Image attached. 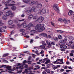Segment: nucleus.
<instances>
[{"label": "nucleus", "instance_id": "f257e3e1", "mask_svg": "<svg viewBox=\"0 0 74 74\" xmlns=\"http://www.w3.org/2000/svg\"><path fill=\"white\" fill-rule=\"evenodd\" d=\"M44 26V24L41 25L40 24H38L35 27V29L36 30H37L38 32H42V31L45 30Z\"/></svg>", "mask_w": 74, "mask_h": 74}, {"label": "nucleus", "instance_id": "dca6fc26", "mask_svg": "<svg viewBox=\"0 0 74 74\" xmlns=\"http://www.w3.org/2000/svg\"><path fill=\"white\" fill-rule=\"evenodd\" d=\"M44 62H45V63L47 64V58H45L42 60V63H44Z\"/></svg>", "mask_w": 74, "mask_h": 74}, {"label": "nucleus", "instance_id": "49530a36", "mask_svg": "<svg viewBox=\"0 0 74 74\" xmlns=\"http://www.w3.org/2000/svg\"><path fill=\"white\" fill-rule=\"evenodd\" d=\"M38 14H41V10H39L38 12Z\"/></svg>", "mask_w": 74, "mask_h": 74}, {"label": "nucleus", "instance_id": "4468645a", "mask_svg": "<svg viewBox=\"0 0 74 74\" xmlns=\"http://www.w3.org/2000/svg\"><path fill=\"white\" fill-rule=\"evenodd\" d=\"M67 41V39L65 38L64 39H63L61 41H60V43H62V42H64L65 43V42H66Z\"/></svg>", "mask_w": 74, "mask_h": 74}, {"label": "nucleus", "instance_id": "8fccbe9b", "mask_svg": "<svg viewBox=\"0 0 74 74\" xmlns=\"http://www.w3.org/2000/svg\"><path fill=\"white\" fill-rule=\"evenodd\" d=\"M32 61H28L27 62V63H28V64H31V63H32Z\"/></svg>", "mask_w": 74, "mask_h": 74}, {"label": "nucleus", "instance_id": "20e7f679", "mask_svg": "<svg viewBox=\"0 0 74 74\" xmlns=\"http://www.w3.org/2000/svg\"><path fill=\"white\" fill-rule=\"evenodd\" d=\"M7 16H11V17H13L14 16V14L12 13V12L10 11H8L6 13Z\"/></svg>", "mask_w": 74, "mask_h": 74}, {"label": "nucleus", "instance_id": "a878e982", "mask_svg": "<svg viewBox=\"0 0 74 74\" xmlns=\"http://www.w3.org/2000/svg\"><path fill=\"white\" fill-rule=\"evenodd\" d=\"M35 10H36V7L34 6H33L31 9V11H32V12H33V11H34Z\"/></svg>", "mask_w": 74, "mask_h": 74}, {"label": "nucleus", "instance_id": "2f4dec72", "mask_svg": "<svg viewBox=\"0 0 74 74\" xmlns=\"http://www.w3.org/2000/svg\"><path fill=\"white\" fill-rule=\"evenodd\" d=\"M22 1H23V2L25 3H28V2H29V1L28 0H22Z\"/></svg>", "mask_w": 74, "mask_h": 74}, {"label": "nucleus", "instance_id": "aec40b11", "mask_svg": "<svg viewBox=\"0 0 74 74\" xmlns=\"http://www.w3.org/2000/svg\"><path fill=\"white\" fill-rule=\"evenodd\" d=\"M41 12L42 14H45L46 13V10L45 9H42L41 10Z\"/></svg>", "mask_w": 74, "mask_h": 74}, {"label": "nucleus", "instance_id": "9b49d317", "mask_svg": "<svg viewBox=\"0 0 74 74\" xmlns=\"http://www.w3.org/2000/svg\"><path fill=\"white\" fill-rule=\"evenodd\" d=\"M3 12H0V16L1 15L3 14ZM3 23L1 22V20H0V26H3Z\"/></svg>", "mask_w": 74, "mask_h": 74}, {"label": "nucleus", "instance_id": "f8f14e48", "mask_svg": "<svg viewBox=\"0 0 74 74\" xmlns=\"http://www.w3.org/2000/svg\"><path fill=\"white\" fill-rule=\"evenodd\" d=\"M38 4V2L34 1L33 2L29 3V5H33V4Z\"/></svg>", "mask_w": 74, "mask_h": 74}, {"label": "nucleus", "instance_id": "603ef678", "mask_svg": "<svg viewBox=\"0 0 74 74\" xmlns=\"http://www.w3.org/2000/svg\"><path fill=\"white\" fill-rule=\"evenodd\" d=\"M32 56H33V57H34V58H35V56H36V55H34L33 54H32Z\"/></svg>", "mask_w": 74, "mask_h": 74}, {"label": "nucleus", "instance_id": "f704fd0d", "mask_svg": "<svg viewBox=\"0 0 74 74\" xmlns=\"http://www.w3.org/2000/svg\"><path fill=\"white\" fill-rule=\"evenodd\" d=\"M15 5V4H12L11 3H9L8 4V6H14Z\"/></svg>", "mask_w": 74, "mask_h": 74}, {"label": "nucleus", "instance_id": "f3484780", "mask_svg": "<svg viewBox=\"0 0 74 74\" xmlns=\"http://www.w3.org/2000/svg\"><path fill=\"white\" fill-rule=\"evenodd\" d=\"M40 36H42L44 37H47V34H40Z\"/></svg>", "mask_w": 74, "mask_h": 74}, {"label": "nucleus", "instance_id": "864d4df0", "mask_svg": "<svg viewBox=\"0 0 74 74\" xmlns=\"http://www.w3.org/2000/svg\"><path fill=\"white\" fill-rule=\"evenodd\" d=\"M53 70H55V69H58V67L56 66H54L53 68Z\"/></svg>", "mask_w": 74, "mask_h": 74}, {"label": "nucleus", "instance_id": "412c9836", "mask_svg": "<svg viewBox=\"0 0 74 74\" xmlns=\"http://www.w3.org/2000/svg\"><path fill=\"white\" fill-rule=\"evenodd\" d=\"M69 40H71V41H73V40H74V37H73V36H70L69 37Z\"/></svg>", "mask_w": 74, "mask_h": 74}, {"label": "nucleus", "instance_id": "6e6552de", "mask_svg": "<svg viewBox=\"0 0 74 74\" xmlns=\"http://www.w3.org/2000/svg\"><path fill=\"white\" fill-rule=\"evenodd\" d=\"M32 26H33V24L32 23H30L28 25V27L26 28V30H29L31 29L30 27H32Z\"/></svg>", "mask_w": 74, "mask_h": 74}, {"label": "nucleus", "instance_id": "5fc2aeb1", "mask_svg": "<svg viewBox=\"0 0 74 74\" xmlns=\"http://www.w3.org/2000/svg\"><path fill=\"white\" fill-rule=\"evenodd\" d=\"M9 8H8V7H6V8H5L3 10H8Z\"/></svg>", "mask_w": 74, "mask_h": 74}, {"label": "nucleus", "instance_id": "09e8293b", "mask_svg": "<svg viewBox=\"0 0 74 74\" xmlns=\"http://www.w3.org/2000/svg\"><path fill=\"white\" fill-rule=\"evenodd\" d=\"M6 66V65H3L2 66H0V69L3 67Z\"/></svg>", "mask_w": 74, "mask_h": 74}, {"label": "nucleus", "instance_id": "473e14b6", "mask_svg": "<svg viewBox=\"0 0 74 74\" xmlns=\"http://www.w3.org/2000/svg\"><path fill=\"white\" fill-rule=\"evenodd\" d=\"M25 29H21L20 30V32H25Z\"/></svg>", "mask_w": 74, "mask_h": 74}, {"label": "nucleus", "instance_id": "b1692460", "mask_svg": "<svg viewBox=\"0 0 74 74\" xmlns=\"http://www.w3.org/2000/svg\"><path fill=\"white\" fill-rule=\"evenodd\" d=\"M9 3V2L6 1V2H5L4 3V4L5 7H8V5Z\"/></svg>", "mask_w": 74, "mask_h": 74}, {"label": "nucleus", "instance_id": "c85d7f7f", "mask_svg": "<svg viewBox=\"0 0 74 74\" xmlns=\"http://www.w3.org/2000/svg\"><path fill=\"white\" fill-rule=\"evenodd\" d=\"M28 73L29 71H27V69H25L24 72H23V74H25V73H26V74H28Z\"/></svg>", "mask_w": 74, "mask_h": 74}, {"label": "nucleus", "instance_id": "7c9ffc66", "mask_svg": "<svg viewBox=\"0 0 74 74\" xmlns=\"http://www.w3.org/2000/svg\"><path fill=\"white\" fill-rule=\"evenodd\" d=\"M5 30H3L1 28V27H0V33H3V32H5Z\"/></svg>", "mask_w": 74, "mask_h": 74}, {"label": "nucleus", "instance_id": "9d476101", "mask_svg": "<svg viewBox=\"0 0 74 74\" xmlns=\"http://www.w3.org/2000/svg\"><path fill=\"white\" fill-rule=\"evenodd\" d=\"M35 4H37L36 7L38 8H40L42 7V4L41 3H39L38 2V3Z\"/></svg>", "mask_w": 74, "mask_h": 74}, {"label": "nucleus", "instance_id": "bf43d9fd", "mask_svg": "<svg viewBox=\"0 0 74 74\" xmlns=\"http://www.w3.org/2000/svg\"><path fill=\"white\" fill-rule=\"evenodd\" d=\"M44 52V51L43 50H42L41 52H40V54H43Z\"/></svg>", "mask_w": 74, "mask_h": 74}, {"label": "nucleus", "instance_id": "5701e85b", "mask_svg": "<svg viewBox=\"0 0 74 74\" xmlns=\"http://www.w3.org/2000/svg\"><path fill=\"white\" fill-rule=\"evenodd\" d=\"M26 12L27 15H29V14H30V13H31V12H32V11H31V10H28L26 11Z\"/></svg>", "mask_w": 74, "mask_h": 74}, {"label": "nucleus", "instance_id": "58836bf2", "mask_svg": "<svg viewBox=\"0 0 74 74\" xmlns=\"http://www.w3.org/2000/svg\"><path fill=\"white\" fill-rule=\"evenodd\" d=\"M58 37L59 39H60V40H61V39H62V35H59L58 36Z\"/></svg>", "mask_w": 74, "mask_h": 74}, {"label": "nucleus", "instance_id": "ea45409f", "mask_svg": "<svg viewBox=\"0 0 74 74\" xmlns=\"http://www.w3.org/2000/svg\"><path fill=\"white\" fill-rule=\"evenodd\" d=\"M69 56H73L74 57V54L72 53H71L70 54Z\"/></svg>", "mask_w": 74, "mask_h": 74}, {"label": "nucleus", "instance_id": "cd10ccee", "mask_svg": "<svg viewBox=\"0 0 74 74\" xmlns=\"http://www.w3.org/2000/svg\"><path fill=\"white\" fill-rule=\"evenodd\" d=\"M73 12L71 10L68 13V15H71L72 14H73Z\"/></svg>", "mask_w": 74, "mask_h": 74}, {"label": "nucleus", "instance_id": "1a4fd4ad", "mask_svg": "<svg viewBox=\"0 0 74 74\" xmlns=\"http://www.w3.org/2000/svg\"><path fill=\"white\" fill-rule=\"evenodd\" d=\"M27 62L26 60H24L23 62V64L22 65V66H19V68H20L22 70L23 69H24V68H23V67L24 65H25V63H26Z\"/></svg>", "mask_w": 74, "mask_h": 74}, {"label": "nucleus", "instance_id": "a211bd4d", "mask_svg": "<svg viewBox=\"0 0 74 74\" xmlns=\"http://www.w3.org/2000/svg\"><path fill=\"white\" fill-rule=\"evenodd\" d=\"M33 17V15L30 14L28 16V19H31Z\"/></svg>", "mask_w": 74, "mask_h": 74}, {"label": "nucleus", "instance_id": "a18cd8bd", "mask_svg": "<svg viewBox=\"0 0 74 74\" xmlns=\"http://www.w3.org/2000/svg\"><path fill=\"white\" fill-rule=\"evenodd\" d=\"M25 21V19L18 20V21H19L20 22H23V21Z\"/></svg>", "mask_w": 74, "mask_h": 74}, {"label": "nucleus", "instance_id": "a19ab883", "mask_svg": "<svg viewBox=\"0 0 74 74\" xmlns=\"http://www.w3.org/2000/svg\"><path fill=\"white\" fill-rule=\"evenodd\" d=\"M42 45H47V44L46 43H45V42H44V41H42Z\"/></svg>", "mask_w": 74, "mask_h": 74}, {"label": "nucleus", "instance_id": "7ed1b4c3", "mask_svg": "<svg viewBox=\"0 0 74 74\" xmlns=\"http://www.w3.org/2000/svg\"><path fill=\"white\" fill-rule=\"evenodd\" d=\"M47 43L48 45L47 47L48 48H50L51 47V44L55 45V42H51L49 41H47Z\"/></svg>", "mask_w": 74, "mask_h": 74}, {"label": "nucleus", "instance_id": "13d9d810", "mask_svg": "<svg viewBox=\"0 0 74 74\" xmlns=\"http://www.w3.org/2000/svg\"><path fill=\"white\" fill-rule=\"evenodd\" d=\"M22 35H26V34L24 32H23L22 33Z\"/></svg>", "mask_w": 74, "mask_h": 74}, {"label": "nucleus", "instance_id": "6e6d98bb", "mask_svg": "<svg viewBox=\"0 0 74 74\" xmlns=\"http://www.w3.org/2000/svg\"><path fill=\"white\" fill-rule=\"evenodd\" d=\"M17 66H21L22 65V64L18 63L17 64Z\"/></svg>", "mask_w": 74, "mask_h": 74}, {"label": "nucleus", "instance_id": "79ce46f5", "mask_svg": "<svg viewBox=\"0 0 74 74\" xmlns=\"http://www.w3.org/2000/svg\"><path fill=\"white\" fill-rule=\"evenodd\" d=\"M8 54H5L3 55V57H5V56H8Z\"/></svg>", "mask_w": 74, "mask_h": 74}, {"label": "nucleus", "instance_id": "e433bc0d", "mask_svg": "<svg viewBox=\"0 0 74 74\" xmlns=\"http://www.w3.org/2000/svg\"><path fill=\"white\" fill-rule=\"evenodd\" d=\"M69 44H70V46H71V45H73V44H74V42H73V41H69Z\"/></svg>", "mask_w": 74, "mask_h": 74}, {"label": "nucleus", "instance_id": "72a5a7b5", "mask_svg": "<svg viewBox=\"0 0 74 74\" xmlns=\"http://www.w3.org/2000/svg\"><path fill=\"white\" fill-rule=\"evenodd\" d=\"M50 63H51V61H50V60L49 59L47 60V64Z\"/></svg>", "mask_w": 74, "mask_h": 74}, {"label": "nucleus", "instance_id": "0e129e2a", "mask_svg": "<svg viewBox=\"0 0 74 74\" xmlns=\"http://www.w3.org/2000/svg\"><path fill=\"white\" fill-rule=\"evenodd\" d=\"M58 21H60L61 22H62V21H63V20L61 18H60L58 19Z\"/></svg>", "mask_w": 74, "mask_h": 74}, {"label": "nucleus", "instance_id": "4be33fe9", "mask_svg": "<svg viewBox=\"0 0 74 74\" xmlns=\"http://www.w3.org/2000/svg\"><path fill=\"white\" fill-rule=\"evenodd\" d=\"M1 28L2 30H5L7 28V27L5 26H3L2 27H1Z\"/></svg>", "mask_w": 74, "mask_h": 74}, {"label": "nucleus", "instance_id": "f03ea898", "mask_svg": "<svg viewBox=\"0 0 74 74\" xmlns=\"http://www.w3.org/2000/svg\"><path fill=\"white\" fill-rule=\"evenodd\" d=\"M17 26H18V28L21 27L22 26H23V28H26V27L28 26L27 24L25 23H22L21 25L20 24H17Z\"/></svg>", "mask_w": 74, "mask_h": 74}, {"label": "nucleus", "instance_id": "052dcab7", "mask_svg": "<svg viewBox=\"0 0 74 74\" xmlns=\"http://www.w3.org/2000/svg\"><path fill=\"white\" fill-rule=\"evenodd\" d=\"M50 66H51V65L50 64H48L47 65V68L49 67H50Z\"/></svg>", "mask_w": 74, "mask_h": 74}, {"label": "nucleus", "instance_id": "393cba45", "mask_svg": "<svg viewBox=\"0 0 74 74\" xmlns=\"http://www.w3.org/2000/svg\"><path fill=\"white\" fill-rule=\"evenodd\" d=\"M2 19L3 20H6L7 19V17L5 15H4L2 16Z\"/></svg>", "mask_w": 74, "mask_h": 74}, {"label": "nucleus", "instance_id": "c756f323", "mask_svg": "<svg viewBox=\"0 0 74 74\" xmlns=\"http://www.w3.org/2000/svg\"><path fill=\"white\" fill-rule=\"evenodd\" d=\"M39 47L41 48V49H45V46L44 45H40L39 46Z\"/></svg>", "mask_w": 74, "mask_h": 74}, {"label": "nucleus", "instance_id": "680f3d73", "mask_svg": "<svg viewBox=\"0 0 74 74\" xmlns=\"http://www.w3.org/2000/svg\"><path fill=\"white\" fill-rule=\"evenodd\" d=\"M24 67L25 68V69H27V68L28 67V66H27V65H25Z\"/></svg>", "mask_w": 74, "mask_h": 74}, {"label": "nucleus", "instance_id": "3c124183", "mask_svg": "<svg viewBox=\"0 0 74 74\" xmlns=\"http://www.w3.org/2000/svg\"><path fill=\"white\" fill-rule=\"evenodd\" d=\"M66 45H68V46H70V43H66Z\"/></svg>", "mask_w": 74, "mask_h": 74}, {"label": "nucleus", "instance_id": "423d86ee", "mask_svg": "<svg viewBox=\"0 0 74 74\" xmlns=\"http://www.w3.org/2000/svg\"><path fill=\"white\" fill-rule=\"evenodd\" d=\"M44 17L42 16L39 17L37 20L36 21L39 22V23H41L44 21Z\"/></svg>", "mask_w": 74, "mask_h": 74}, {"label": "nucleus", "instance_id": "6ab92c4d", "mask_svg": "<svg viewBox=\"0 0 74 74\" xmlns=\"http://www.w3.org/2000/svg\"><path fill=\"white\" fill-rule=\"evenodd\" d=\"M64 22L66 24H67L69 22H68V21H67V19H66L64 18L63 20Z\"/></svg>", "mask_w": 74, "mask_h": 74}, {"label": "nucleus", "instance_id": "4c0bfd02", "mask_svg": "<svg viewBox=\"0 0 74 74\" xmlns=\"http://www.w3.org/2000/svg\"><path fill=\"white\" fill-rule=\"evenodd\" d=\"M57 32H59V33H63V31L61 30H57Z\"/></svg>", "mask_w": 74, "mask_h": 74}, {"label": "nucleus", "instance_id": "0eeeda50", "mask_svg": "<svg viewBox=\"0 0 74 74\" xmlns=\"http://www.w3.org/2000/svg\"><path fill=\"white\" fill-rule=\"evenodd\" d=\"M11 66H8L6 67V68L7 69V70L9 71H14V70H15L16 69L15 68H13V69L12 70V69H11Z\"/></svg>", "mask_w": 74, "mask_h": 74}, {"label": "nucleus", "instance_id": "774afa93", "mask_svg": "<svg viewBox=\"0 0 74 74\" xmlns=\"http://www.w3.org/2000/svg\"><path fill=\"white\" fill-rule=\"evenodd\" d=\"M33 19H36V18H37V17L36 16H33Z\"/></svg>", "mask_w": 74, "mask_h": 74}, {"label": "nucleus", "instance_id": "338daca9", "mask_svg": "<svg viewBox=\"0 0 74 74\" xmlns=\"http://www.w3.org/2000/svg\"><path fill=\"white\" fill-rule=\"evenodd\" d=\"M5 0H3L2 1V4H4V3L5 2Z\"/></svg>", "mask_w": 74, "mask_h": 74}, {"label": "nucleus", "instance_id": "c9c22d12", "mask_svg": "<svg viewBox=\"0 0 74 74\" xmlns=\"http://www.w3.org/2000/svg\"><path fill=\"white\" fill-rule=\"evenodd\" d=\"M58 40H59V39L57 37H56L54 38V40L56 42H57V41H58Z\"/></svg>", "mask_w": 74, "mask_h": 74}, {"label": "nucleus", "instance_id": "e2e57ef3", "mask_svg": "<svg viewBox=\"0 0 74 74\" xmlns=\"http://www.w3.org/2000/svg\"><path fill=\"white\" fill-rule=\"evenodd\" d=\"M31 32H32V33H36V31H35L34 30H32Z\"/></svg>", "mask_w": 74, "mask_h": 74}, {"label": "nucleus", "instance_id": "bb28decb", "mask_svg": "<svg viewBox=\"0 0 74 74\" xmlns=\"http://www.w3.org/2000/svg\"><path fill=\"white\" fill-rule=\"evenodd\" d=\"M11 9L12 10H13V11H14L15 10H16V6H12L11 7Z\"/></svg>", "mask_w": 74, "mask_h": 74}, {"label": "nucleus", "instance_id": "ddd939ff", "mask_svg": "<svg viewBox=\"0 0 74 74\" xmlns=\"http://www.w3.org/2000/svg\"><path fill=\"white\" fill-rule=\"evenodd\" d=\"M59 45H60V48H62L66 49V48H67V47L66 46V45H60V44Z\"/></svg>", "mask_w": 74, "mask_h": 74}, {"label": "nucleus", "instance_id": "39448f33", "mask_svg": "<svg viewBox=\"0 0 74 74\" xmlns=\"http://www.w3.org/2000/svg\"><path fill=\"white\" fill-rule=\"evenodd\" d=\"M53 8L56 12H58V13L59 11H60L59 9V7L57 4H55L53 6Z\"/></svg>", "mask_w": 74, "mask_h": 74}, {"label": "nucleus", "instance_id": "de8ad7c7", "mask_svg": "<svg viewBox=\"0 0 74 74\" xmlns=\"http://www.w3.org/2000/svg\"><path fill=\"white\" fill-rule=\"evenodd\" d=\"M47 38H51V36L50 35L47 36Z\"/></svg>", "mask_w": 74, "mask_h": 74}, {"label": "nucleus", "instance_id": "2eb2a0df", "mask_svg": "<svg viewBox=\"0 0 74 74\" xmlns=\"http://www.w3.org/2000/svg\"><path fill=\"white\" fill-rule=\"evenodd\" d=\"M13 23H14V22H13V21H12V20H10L8 21V25H12V24H13Z\"/></svg>", "mask_w": 74, "mask_h": 74}, {"label": "nucleus", "instance_id": "4d7b16f0", "mask_svg": "<svg viewBox=\"0 0 74 74\" xmlns=\"http://www.w3.org/2000/svg\"><path fill=\"white\" fill-rule=\"evenodd\" d=\"M3 61V62H5V63H8V62L7 61L5 60H4Z\"/></svg>", "mask_w": 74, "mask_h": 74}, {"label": "nucleus", "instance_id": "69168bd1", "mask_svg": "<svg viewBox=\"0 0 74 74\" xmlns=\"http://www.w3.org/2000/svg\"><path fill=\"white\" fill-rule=\"evenodd\" d=\"M42 74H46L47 73H46V72H45V71H43L42 72Z\"/></svg>", "mask_w": 74, "mask_h": 74}, {"label": "nucleus", "instance_id": "c03bdc74", "mask_svg": "<svg viewBox=\"0 0 74 74\" xmlns=\"http://www.w3.org/2000/svg\"><path fill=\"white\" fill-rule=\"evenodd\" d=\"M47 72L48 73H50L51 71H50V70H49V69H47Z\"/></svg>", "mask_w": 74, "mask_h": 74}, {"label": "nucleus", "instance_id": "37998d69", "mask_svg": "<svg viewBox=\"0 0 74 74\" xmlns=\"http://www.w3.org/2000/svg\"><path fill=\"white\" fill-rule=\"evenodd\" d=\"M51 25H52V26H54V27H55V25H54V23L53 22H51Z\"/></svg>", "mask_w": 74, "mask_h": 74}]
</instances>
